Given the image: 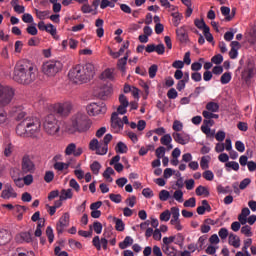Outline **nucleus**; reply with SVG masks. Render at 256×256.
<instances>
[{
	"label": "nucleus",
	"mask_w": 256,
	"mask_h": 256,
	"mask_svg": "<svg viewBox=\"0 0 256 256\" xmlns=\"http://www.w3.org/2000/svg\"><path fill=\"white\" fill-rule=\"evenodd\" d=\"M172 129L175 133H180V131H183V123L179 120H175L173 122Z\"/></svg>",
	"instance_id": "obj_54"
},
{
	"label": "nucleus",
	"mask_w": 256,
	"mask_h": 256,
	"mask_svg": "<svg viewBox=\"0 0 256 256\" xmlns=\"http://www.w3.org/2000/svg\"><path fill=\"white\" fill-rule=\"evenodd\" d=\"M21 169L22 173H33V171H35V163H33L29 154H25L22 157Z\"/></svg>",
	"instance_id": "obj_15"
},
{
	"label": "nucleus",
	"mask_w": 256,
	"mask_h": 256,
	"mask_svg": "<svg viewBox=\"0 0 256 256\" xmlns=\"http://www.w3.org/2000/svg\"><path fill=\"white\" fill-rule=\"evenodd\" d=\"M162 251L167 256H176L177 250L169 245H162Z\"/></svg>",
	"instance_id": "obj_36"
},
{
	"label": "nucleus",
	"mask_w": 256,
	"mask_h": 256,
	"mask_svg": "<svg viewBox=\"0 0 256 256\" xmlns=\"http://www.w3.org/2000/svg\"><path fill=\"white\" fill-rule=\"evenodd\" d=\"M15 97V90L11 86L0 84V105L6 107Z\"/></svg>",
	"instance_id": "obj_10"
},
{
	"label": "nucleus",
	"mask_w": 256,
	"mask_h": 256,
	"mask_svg": "<svg viewBox=\"0 0 256 256\" xmlns=\"http://www.w3.org/2000/svg\"><path fill=\"white\" fill-rule=\"evenodd\" d=\"M116 231H125V222L120 218H114Z\"/></svg>",
	"instance_id": "obj_47"
},
{
	"label": "nucleus",
	"mask_w": 256,
	"mask_h": 256,
	"mask_svg": "<svg viewBox=\"0 0 256 256\" xmlns=\"http://www.w3.org/2000/svg\"><path fill=\"white\" fill-rule=\"evenodd\" d=\"M194 25L197 27V29H200V31H205V29H209V26H207L203 19H196L194 21Z\"/></svg>",
	"instance_id": "obj_46"
},
{
	"label": "nucleus",
	"mask_w": 256,
	"mask_h": 256,
	"mask_svg": "<svg viewBox=\"0 0 256 256\" xmlns=\"http://www.w3.org/2000/svg\"><path fill=\"white\" fill-rule=\"evenodd\" d=\"M220 11H221L222 15L225 17L226 21H231V19H233V16H230L231 8H229L227 6H222L220 8Z\"/></svg>",
	"instance_id": "obj_42"
},
{
	"label": "nucleus",
	"mask_w": 256,
	"mask_h": 256,
	"mask_svg": "<svg viewBox=\"0 0 256 256\" xmlns=\"http://www.w3.org/2000/svg\"><path fill=\"white\" fill-rule=\"evenodd\" d=\"M13 79L20 85H31L37 79V65L30 60H20L16 63Z\"/></svg>",
	"instance_id": "obj_1"
},
{
	"label": "nucleus",
	"mask_w": 256,
	"mask_h": 256,
	"mask_svg": "<svg viewBox=\"0 0 256 256\" xmlns=\"http://www.w3.org/2000/svg\"><path fill=\"white\" fill-rule=\"evenodd\" d=\"M209 125H213V120L205 118L204 125L201 126V131L207 136L212 135Z\"/></svg>",
	"instance_id": "obj_31"
},
{
	"label": "nucleus",
	"mask_w": 256,
	"mask_h": 256,
	"mask_svg": "<svg viewBox=\"0 0 256 256\" xmlns=\"http://www.w3.org/2000/svg\"><path fill=\"white\" fill-rule=\"evenodd\" d=\"M11 241V233L7 230H0V245H7Z\"/></svg>",
	"instance_id": "obj_29"
},
{
	"label": "nucleus",
	"mask_w": 256,
	"mask_h": 256,
	"mask_svg": "<svg viewBox=\"0 0 256 256\" xmlns=\"http://www.w3.org/2000/svg\"><path fill=\"white\" fill-rule=\"evenodd\" d=\"M2 199H17V192H15V189H13V186H7L4 190L1 192Z\"/></svg>",
	"instance_id": "obj_22"
},
{
	"label": "nucleus",
	"mask_w": 256,
	"mask_h": 256,
	"mask_svg": "<svg viewBox=\"0 0 256 256\" xmlns=\"http://www.w3.org/2000/svg\"><path fill=\"white\" fill-rule=\"evenodd\" d=\"M86 111L90 117L105 115V113H107V105L104 102H100V103L93 102L87 105Z\"/></svg>",
	"instance_id": "obj_11"
},
{
	"label": "nucleus",
	"mask_w": 256,
	"mask_h": 256,
	"mask_svg": "<svg viewBox=\"0 0 256 256\" xmlns=\"http://www.w3.org/2000/svg\"><path fill=\"white\" fill-rule=\"evenodd\" d=\"M173 138L171 137V134H165L161 139L160 143L161 145H164L166 147L167 151H171L173 149Z\"/></svg>",
	"instance_id": "obj_25"
},
{
	"label": "nucleus",
	"mask_w": 256,
	"mask_h": 256,
	"mask_svg": "<svg viewBox=\"0 0 256 256\" xmlns=\"http://www.w3.org/2000/svg\"><path fill=\"white\" fill-rule=\"evenodd\" d=\"M16 121H20L16 126L18 137H37L41 133V120L37 117H25V112H21Z\"/></svg>",
	"instance_id": "obj_2"
},
{
	"label": "nucleus",
	"mask_w": 256,
	"mask_h": 256,
	"mask_svg": "<svg viewBox=\"0 0 256 256\" xmlns=\"http://www.w3.org/2000/svg\"><path fill=\"white\" fill-rule=\"evenodd\" d=\"M111 175H115V170H113V168L111 167L106 168L103 173V177L104 179H106V181H108V183H113V178L111 177Z\"/></svg>",
	"instance_id": "obj_38"
},
{
	"label": "nucleus",
	"mask_w": 256,
	"mask_h": 256,
	"mask_svg": "<svg viewBox=\"0 0 256 256\" xmlns=\"http://www.w3.org/2000/svg\"><path fill=\"white\" fill-rule=\"evenodd\" d=\"M53 179H55V173L53 171H46V173L44 175V181L46 183H51V181H53Z\"/></svg>",
	"instance_id": "obj_62"
},
{
	"label": "nucleus",
	"mask_w": 256,
	"mask_h": 256,
	"mask_svg": "<svg viewBox=\"0 0 256 256\" xmlns=\"http://www.w3.org/2000/svg\"><path fill=\"white\" fill-rule=\"evenodd\" d=\"M69 212L64 213L60 218L58 223L56 224V230L58 234H61L65 231V228L69 227L70 221Z\"/></svg>",
	"instance_id": "obj_18"
},
{
	"label": "nucleus",
	"mask_w": 256,
	"mask_h": 256,
	"mask_svg": "<svg viewBox=\"0 0 256 256\" xmlns=\"http://www.w3.org/2000/svg\"><path fill=\"white\" fill-rule=\"evenodd\" d=\"M133 245V239L131 236H126L124 241L119 243V248L120 249H127V247H131Z\"/></svg>",
	"instance_id": "obj_41"
},
{
	"label": "nucleus",
	"mask_w": 256,
	"mask_h": 256,
	"mask_svg": "<svg viewBox=\"0 0 256 256\" xmlns=\"http://www.w3.org/2000/svg\"><path fill=\"white\" fill-rule=\"evenodd\" d=\"M130 51L126 52V55L123 58H120L117 63L118 69L125 75L127 73V61L129 59Z\"/></svg>",
	"instance_id": "obj_23"
},
{
	"label": "nucleus",
	"mask_w": 256,
	"mask_h": 256,
	"mask_svg": "<svg viewBox=\"0 0 256 256\" xmlns=\"http://www.w3.org/2000/svg\"><path fill=\"white\" fill-rule=\"evenodd\" d=\"M46 33H49L53 39H59V36H57V27L53 24H47Z\"/></svg>",
	"instance_id": "obj_39"
},
{
	"label": "nucleus",
	"mask_w": 256,
	"mask_h": 256,
	"mask_svg": "<svg viewBox=\"0 0 256 256\" xmlns=\"http://www.w3.org/2000/svg\"><path fill=\"white\" fill-rule=\"evenodd\" d=\"M46 235L48 237L49 243H53V241L55 240V234L53 233V228L51 226H48L46 228Z\"/></svg>",
	"instance_id": "obj_59"
},
{
	"label": "nucleus",
	"mask_w": 256,
	"mask_h": 256,
	"mask_svg": "<svg viewBox=\"0 0 256 256\" xmlns=\"http://www.w3.org/2000/svg\"><path fill=\"white\" fill-rule=\"evenodd\" d=\"M36 17L37 19H40V21H45V19H49V10L41 11L39 9H35Z\"/></svg>",
	"instance_id": "obj_35"
},
{
	"label": "nucleus",
	"mask_w": 256,
	"mask_h": 256,
	"mask_svg": "<svg viewBox=\"0 0 256 256\" xmlns=\"http://www.w3.org/2000/svg\"><path fill=\"white\" fill-rule=\"evenodd\" d=\"M104 24H105V21H103V19L101 18H98L95 21V27H97L96 35L97 37H99V39H101V37L105 35V29H103Z\"/></svg>",
	"instance_id": "obj_26"
},
{
	"label": "nucleus",
	"mask_w": 256,
	"mask_h": 256,
	"mask_svg": "<svg viewBox=\"0 0 256 256\" xmlns=\"http://www.w3.org/2000/svg\"><path fill=\"white\" fill-rule=\"evenodd\" d=\"M111 127H112L113 133H121V131L123 130V127H124L123 120L119 118V114L117 112L112 113Z\"/></svg>",
	"instance_id": "obj_17"
},
{
	"label": "nucleus",
	"mask_w": 256,
	"mask_h": 256,
	"mask_svg": "<svg viewBox=\"0 0 256 256\" xmlns=\"http://www.w3.org/2000/svg\"><path fill=\"white\" fill-rule=\"evenodd\" d=\"M209 161H211V156H203L200 160V167L203 171H207L209 168Z\"/></svg>",
	"instance_id": "obj_40"
},
{
	"label": "nucleus",
	"mask_w": 256,
	"mask_h": 256,
	"mask_svg": "<svg viewBox=\"0 0 256 256\" xmlns=\"http://www.w3.org/2000/svg\"><path fill=\"white\" fill-rule=\"evenodd\" d=\"M113 135L106 134L101 142L96 138L92 139L89 143L90 151H95L96 155H107L109 151V143H111Z\"/></svg>",
	"instance_id": "obj_5"
},
{
	"label": "nucleus",
	"mask_w": 256,
	"mask_h": 256,
	"mask_svg": "<svg viewBox=\"0 0 256 256\" xmlns=\"http://www.w3.org/2000/svg\"><path fill=\"white\" fill-rule=\"evenodd\" d=\"M13 256H35V252L18 248Z\"/></svg>",
	"instance_id": "obj_43"
},
{
	"label": "nucleus",
	"mask_w": 256,
	"mask_h": 256,
	"mask_svg": "<svg viewBox=\"0 0 256 256\" xmlns=\"http://www.w3.org/2000/svg\"><path fill=\"white\" fill-rule=\"evenodd\" d=\"M197 205V200L195 199V197H191L188 200H186L183 204L184 207H195Z\"/></svg>",
	"instance_id": "obj_63"
},
{
	"label": "nucleus",
	"mask_w": 256,
	"mask_h": 256,
	"mask_svg": "<svg viewBox=\"0 0 256 256\" xmlns=\"http://www.w3.org/2000/svg\"><path fill=\"white\" fill-rule=\"evenodd\" d=\"M196 211L198 215H205V211L211 213V205L207 200H202V206H199Z\"/></svg>",
	"instance_id": "obj_30"
},
{
	"label": "nucleus",
	"mask_w": 256,
	"mask_h": 256,
	"mask_svg": "<svg viewBox=\"0 0 256 256\" xmlns=\"http://www.w3.org/2000/svg\"><path fill=\"white\" fill-rule=\"evenodd\" d=\"M116 153H127L128 148L127 145L123 142H118L115 148Z\"/></svg>",
	"instance_id": "obj_48"
},
{
	"label": "nucleus",
	"mask_w": 256,
	"mask_h": 256,
	"mask_svg": "<svg viewBox=\"0 0 256 256\" xmlns=\"http://www.w3.org/2000/svg\"><path fill=\"white\" fill-rule=\"evenodd\" d=\"M50 111H53V113L61 117H68L71 111H73V103H71V101H64L52 104Z\"/></svg>",
	"instance_id": "obj_8"
},
{
	"label": "nucleus",
	"mask_w": 256,
	"mask_h": 256,
	"mask_svg": "<svg viewBox=\"0 0 256 256\" xmlns=\"http://www.w3.org/2000/svg\"><path fill=\"white\" fill-rule=\"evenodd\" d=\"M203 63H205V58H199L197 62L191 64V70L196 72L201 71L203 69Z\"/></svg>",
	"instance_id": "obj_37"
},
{
	"label": "nucleus",
	"mask_w": 256,
	"mask_h": 256,
	"mask_svg": "<svg viewBox=\"0 0 256 256\" xmlns=\"http://www.w3.org/2000/svg\"><path fill=\"white\" fill-rule=\"evenodd\" d=\"M251 215V210L249 208H243L241 213L238 216V221H240L241 225H247V217Z\"/></svg>",
	"instance_id": "obj_27"
},
{
	"label": "nucleus",
	"mask_w": 256,
	"mask_h": 256,
	"mask_svg": "<svg viewBox=\"0 0 256 256\" xmlns=\"http://www.w3.org/2000/svg\"><path fill=\"white\" fill-rule=\"evenodd\" d=\"M172 137L176 143H179V145H187V143L191 141V136H189V134L185 132L183 133L174 132L172 133Z\"/></svg>",
	"instance_id": "obj_19"
},
{
	"label": "nucleus",
	"mask_w": 256,
	"mask_h": 256,
	"mask_svg": "<svg viewBox=\"0 0 256 256\" xmlns=\"http://www.w3.org/2000/svg\"><path fill=\"white\" fill-rule=\"evenodd\" d=\"M173 199H175L177 203H183V201H185L183 199V190L181 189L176 190L173 194Z\"/></svg>",
	"instance_id": "obj_49"
},
{
	"label": "nucleus",
	"mask_w": 256,
	"mask_h": 256,
	"mask_svg": "<svg viewBox=\"0 0 256 256\" xmlns=\"http://www.w3.org/2000/svg\"><path fill=\"white\" fill-rule=\"evenodd\" d=\"M74 175L81 180L85 177V172L81 169V163H78L74 170Z\"/></svg>",
	"instance_id": "obj_45"
},
{
	"label": "nucleus",
	"mask_w": 256,
	"mask_h": 256,
	"mask_svg": "<svg viewBox=\"0 0 256 256\" xmlns=\"http://www.w3.org/2000/svg\"><path fill=\"white\" fill-rule=\"evenodd\" d=\"M195 193L198 197H201L204 195V197H209V189L203 185H200L196 188Z\"/></svg>",
	"instance_id": "obj_33"
},
{
	"label": "nucleus",
	"mask_w": 256,
	"mask_h": 256,
	"mask_svg": "<svg viewBox=\"0 0 256 256\" xmlns=\"http://www.w3.org/2000/svg\"><path fill=\"white\" fill-rule=\"evenodd\" d=\"M43 128L44 131L51 136L59 135V131H61L59 120H57V118H55V115L53 114H49L45 117Z\"/></svg>",
	"instance_id": "obj_6"
},
{
	"label": "nucleus",
	"mask_w": 256,
	"mask_h": 256,
	"mask_svg": "<svg viewBox=\"0 0 256 256\" xmlns=\"http://www.w3.org/2000/svg\"><path fill=\"white\" fill-rule=\"evenodd\" d=\"M202 177H204L206 181H213L215 179V174H213V171L211 170H206L203 172Z\"/></svg>",
	"instance_id": "obj_58"
},
{
	"label": "nucleus",
	"mask_w": 256,
	"mask_h": 256,
	"mask_svg": "<svg viewBox=\"0 0 256 256\" xmlns=\"http://www.w3.org/2000/svg\"><path fill=\"white\" fill-rule=\"evenodd\" d=\"M92 244L97 249V251H101L102 248L106 251L107 245H109V241L106 238H99V236H95L92 240Z\"/></svg>",
	"instance_id": "obj_20"
},
{
	"label": "nucleus",
	"mask_w": 256,
	"mask_h": 256,
	"mask_svg": "<svg viewBox=\"0 0 256 256\" xmlns=\"http://www.w3.org/2000/svg\"><path fill=\"white\" fill-rule=\"evenodd\" d=\"M256 75V69L255 67H248L242 72V77L249 81V79H253Z\"/></svg>",
	"instance_id": "obj_28"
},
{
	"label": "nucleus",
	"mask_w": 256,
	"mask_h": 256,
	"mask_svg": "<svg viewBox=\"0 0 256 256\" xmlns=\"http://www.w3.org/2000/svg\"><path fill=\"white\" fill-rule=\"evenodd\" d=\"M165 151H167L165 149V147L160 146L156 149V157L157 159H163V157H165Z\"/></svg>",
	"instance_id": "obj_64"
},
{
	"label": "nucleus",
	"mask_w": 256,
	"mask_h": 256,
	"mask_svg": "<svg viewBox=\"0 0 256 256\" xmlns=\"http://www.w3.org/2000/svg\"><path fill=\"white\" fill-rule=\"evenodd\" d=\"M242 235H245V237H253V231H251V226L245 225L241 228Z\"/></svg>",
	"instance_id": "obj_56"
},
{
	"label": "nucleus",
	"mask_w": 256,
	"mask_h": 256,
	"mask_svg": "<svg viewBox=\"0 0 256 256\" xmlns=\"http://www.w3.org/2000/svg\"><path fill=\"white\" fill-rule=\"evenodd\" d=\"M171 215H173L171 213V210L170 211L169 210H165L164 212H162L160 214V221H165V222L169 221V219H171Z\"/></svg>",
	"instance_id": "obj_61"
},
{
	"label": "nucleus",
	"mask_w": 256,
	"mask_h": 256,
	"mask_svg": "<svg viewBox=\"0 0 256 256\" xmlns=\"http://www.w3.org/2000/svg\"><path fill=\"white\" fill-rule=\"evenodd\" d=\"M228 243L235 249H239L241 247V238L237 234L231 233L228 236Z\"/></svg>",
	"instance_id": "obj_24"
},
{
	"label": "nucleus",
	"mask_w": 256,
	"mask_h": 256,
	"mask_svg": "<svg viewBox=\"0 0 256 256\" xmlns=\"http://www.w3.org/2000/svg\"><path fill=\"white\" fill-rule=\"evenodd\" d=\"M205 241H207V237L205 235L199 237L196 243L198 251H202L203 247H205Z\"/></svg>",
	"instance_id": "obj_60"
},
{
	"label": "nucleus",
	"mask_w": 256,
	"mask_h": 256,
	"mask_svg": "<svg viewBox=\"0 0 256 256\" xmlns=\"http://www.w3.org/2000/svg\"><path fill=\"white\" fill-rule=\"evenodd\" d=\"M63 159L64 157L62 154H56L52 158L53 169L57 171V173H63V171H68L69 167L71 166V163L63 162Z\"/></svg>",
	"instance_id": "obj_12"
},
{
	"label": "nucleus",
	"mask_w": 256,
	"mask_h": 256,
	"mask_svg": "<svg viewBox=\"0 0 256 256\" xmlns=\"http://www.w3.org/2000/svg\"><path fill=\"white\" fill-rule=\"evenodd\" d=\"M231 78V72H225L220 78V83L222 85H227V83L231 82Z\"/></svg>",
	"instance_id": "obj_50"
},
{
	"label": "nucleus",
	"mask_w": 256,
	"mask_h": 256,
	"mask_svg": "<svg viewBox=\"0 0 256 256\" xmlns=\"http://www.w3.org/2000/svg\"><path fill=\"white\" fill-rule=\"evenodd\" d=\"M11 5L14 7L15 13H18L19 15H21V13H25V6L19 5L15 1H11Z\"/></svg>",
	"instance_id": "obj_51"
},
{
	"label": "nucleus",
	"mask_w": 256,
	"mask_h": 256,
	"mask_svg": "<svg viewBox=\"0 0 256 256\" xmlns=\"http://www.w3.org/2000/svg\"><path fill=\"white\" fill-rule=\"evenodd\" d=\"M172 23L174 27H179L181 25V20L183 19V16L179 13V11L173 12L172 14Z\"/></svg>",
	"instance_id": "obj_34"
},
{
	"label": "nucleus",
	"mask_w": 256,
	"mask_h": 256,
	"mask_svg": "<svg viewBox=\"0 0 256 256\" xmlns=\"http://www.w3.org/2000/svg\"><path fill=\"white\" fill-rule=\"evenodd\" d=\"M63 69V63L61 61H47L42 65V73L46 77H55Z\"/></svg>",
	"instance_id": "obj_7"
},
{
	"label": "nucleus",
	"mask_w": 256,
	"mask_h": 256,
	"mask_svg": "<svg viewBox=\"0 0 256 256\" xmlns=\"http://www.w3.org/2000/svg\"><path fill=\"white\" fill-rule=\"evenodd\" d=\"M159 199L160 201H168V199H171V193L167 190H161L159 192Z\"/></svg>",
	"instance_id": "obj_55"
},
{
	"label": "nucleus",
	"mask_w": 256,
	"mask_h": 256,
	"mask_svg": "<svg viewBox=\"0 0 256 256\" xmlns=\"http://www.w3.org/2000/svg\"><path fill=\"white\" fill-rule=\"evenodd\" d=\"M95 77V66L91 63L83 65H75L68 72V79L71 83L76 85H83V83H89L91 79Z\"/></svg>",
	"instance_id": "obj_3"
},
{
	"label": "nucleus",
	"mask_w": 256,
	"mask_h": 256,
	"mask_svg": "<svg viewBox=\"0 0 256 256\" xmlns=\"http://www.w3.org/2000/svg\"><path fill=\"white\" fill-rule=\"evenodd\" d=\"M176 35L180 43H187L189 41V34H187V26H181L176 29Z\"/></svg>",
	"instance_id": "obj_21"
},
{
	"label": "nucleus",
	"mask_w": 256,
	"mask_h": 256,
	"mask_svg": "<svg viewBox=\"0 0 256 256\" xmlns=\"http://www.w3.org/2000/svg\"><path fill=\"white\" fill-rule=\"evenodd\" d=\"M90 169L94 175H99V171H101V164L97 161H94L90 165Z\"/></svg>",
	"instance_id": "obj_52"
},
{
	"label": "nucleus",
	"mask_w": 256,
	"mask_h": 256,
	"mask_svg": "<svg viewBox=\"0 0 256 256\" xmlns=\"http://www.w3.org/2000/svg\"><path fill=\"white\" fill-rule=\"evenodd\" d=\"M172 218L170 220V225H173L176 231H183V225L181 224L180 212L179 207H172L171 208Z\"/></svg>",
	"instance_id": "obj_14"
},
{
	"label": "nucleus",
	"mask_w": 256,
	"mask_h": 256,
	"mask_svg": "<svg viewBox=\"0 0 256 256\" xmlns=\"http://www.w3.org/2000/svg\"><path fill=\"white\" fill-rule=\"evenodd\" d=\"M107 7H110L111 9H115L114 2H111V0H101L100 9H107Z\"/></svg>",
	"instance_id": "obj_53"
},
{
	"label": "nucleus",
	"mask_w": 256,
	"mask_h": 256,
	"mask_svg": "<svg viewBox=\"0 0 256 256\" xmlns=\"http://www.w3.org/2000/svg\"><path fill=\"white\" fill-rule=\"evenodd\" d=\"M64 153L67 157L73 155V157H81L83 155V148L81 146L77 147V144L70 143L66 146Z\"/></svg>",
	"instance_id": "obj_16"
},
{
	"label": "nucleus",
	"mask_w": 256,
	"mask_h": 256,
	"mask_svg": "<svg viewBox=\"0 0 256 256\" xmlns=\"http://www.w3.org/2000/svg\"><path fill=\"white\" fill-rule=\"evenodd\" d=\"M68 189H62L59 195L60 201H67L73 199V192L79 193L81 191V185L75 178L70 179Z\"/></svg>",
	"instance_id": "obj_9"
},
{
	"label": "nucleus",
	"mask_w": 256,
	"mask_h": 256,
	"mask_svg": "<svg viewBox=\"0 0 256 256\" xmlns=\"http://www.w3.org/2000/svg\"><path fill=\"white\" fill-rule=\"evenodd\" d=\"M225 167H226V171H231V169L233 171H239V162H235V161H229L227 163H225Z\"/></svg>",
	"instance_id": "obj_44"
},
{
	"label": "nucleus",
	"mask_w": 256,
	"mask_h": 256,
	"mask_svg": "<svg viewBox=\"0 0 256 256\" xmlns=\"http://www.w3.org/2000/svg\"><path fill=\"white\" fill-rule=\"evenodd\" d=\"M219 104L216 102H208L206 104V110L202 112L204 119H219Z\"/></svg>",
	"instance_id": "obj_13"
},
{
	"label": "nucleus",
	"mask_w": 256,
	"mask_h": 256,
	"mask_svg": "<svg viewBox=\"0 0 256 256\" xmlns=\"http://www.w3.org/2000/svg\"><path fill=\"white\" fill-rule=\"evenodd\" d=\"M101 79H108L109 81H113L115 79L114 70L111 68H107L101 74Z\"/></svg>",
	"instance_id": "obj_32"
},
{
	"label": "nucleus",
	"mask_w": 256,
	"mask_h": 256,
	"mask_svg": "<svg viewBox=\"0 0 256 256\" xmlns=\"http://www.w3.org/2000/svg\"><path fill=\"white\" fill-rule=\"evenodd\" d=\"M93 122L89 119V116L83 112L74 114L70 121L65 126V131L69 135H75V133H87L91 129Z\"/></svg>",
	"instance_id": "obj_4"
},
{
	"label": "nucleus",
	"mask_w": 256,
	"mask_h": 256,
	"mask_svg": "<svg viewBox=\"0 0 256 256\" xmlns=\"http://www.w3.org/2000/svg\"><path fill=\"white\" fill-rule=\"evenodd\" d=\"M158 69L159 67L156 64H153L152 66H150L148 70L150 79H155Z\"/></svg>",
	"instance_id": "obj_57"
}]
</instances>
